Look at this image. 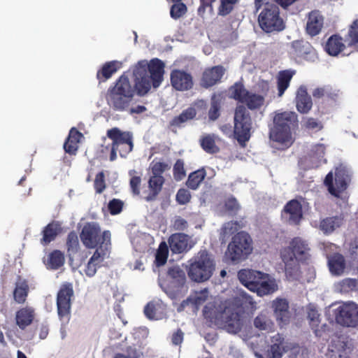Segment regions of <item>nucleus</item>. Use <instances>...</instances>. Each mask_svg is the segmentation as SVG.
I'll list each match as a JSON object with an SVG mask.
<instances>
[{
  "label": "nucleus",
  "mask_w": 358,
  "mask_h": 358,
  "mask_svg": "<svg viewBox=\"0 0 358 358\" xmlns=\"http://www.w3.org/2000/svg\"><path fill=\"white\" fill-rule=\"evenodd\" d=\"M345 48L343 38L337 34L330 36L325 45L326 52L332 56H337Z\"/></svg>",
  "instance_id": "nucleus-37"
},
{
  "label": "nucleus",
  "mask_w": 358,
  "mask_h": 358,
  "mask_svg": "<svg viewBox=\"0 0 358 358\" xmlns=\"http://www.w3.org/2000/svg\"><path fill=\"white\" fill-rule=\"evenodd\" d=\"M298 115L293 111L276 113L273 117V127L269 132L270 138L285 143L292 139V131L298 127Z\"/></svg>",
  "instance_id": "nucleus-3"
},
{
  "label": "nucleus",
  "mask_w": 358,
  "mask_h": 358,
  "mask_svg": "<svg viewBox=\"0 0 358 358\" xmlns=\"http://www.w3.org/2000/svg\"><path fill=\"white\" fill-rule=\"evenodd\" d=\"M294 101L296 110L301 114H307L311 110L313 101L305 85H301L297 89Z\"/></svg>",
  "instance_id": "nucleus-19"
},
{
  "label": "nucleus",
  "mask_w": 358,
  "mask_h": 358,
  "mask_svg": "<svg viewBox=\"0 0 358 358\" xmlns=\"http://www.w3.org/2000/svg\"><path fill=\"white\" fill-rule=\"evenodd\" d=\"M243 103H245L248 108L250 110L259 109L264 103V96L250 92Z\"/></svg>",
  "instance_id": "nucleus-45"
},
{
  "label": "nucleus",
  "mask_w": 358,
  "mask_h": 358,
  "mask_svg": "<svg viewBox=\"0 0 358 358\" xmlns=\"http://www.w3.org/2000/svg\"><path fill=\"white\" fill-rule=\"evenodd\" d=\"M106 253V252L100 251V250H96L94 251L84 269V272L87 276L93 277L95 275L97 268L100 267L101 264L105 259Z\"/></svg>",
  "instance_id": "nucleus-27"
},
{
  "label": "nucleus",
  "mask_w": 358,
  "mask_h": 358,
  "mask_svg": "<svg viewBox=\"0 0 358 358\" xmlns=\"http://www.w3.org/2000/svg\"><path fill=\"white\" fill-rule=\"evenodd\" d=\"M251 291L257 292L259 296H264L274 292L276 289L275 282L271 280L269 275L263 273L257 283H251Z\"/></svg>",
  "instance_id": "nucleus-22"
},
{
  "label": "nucleus",
  "mask_w": 358,
  "mask_h": 358,
  "mask_svg": "<svg viewBox=\"0 0 358 358\" xmlns=\"http://www.w3.org/2000/svg\"><path fill=\"white\" fill-rule=\"evenodd\" d=\"M82 137L83 134L77 129L71 128L64 144L65 152L71 155H76L78 150V143Z\"/></svg>",
  "instance_id": "nucleus-29"
},
{
  "label": "nucleus",
  "mask_w": 358,
  "mask_h": 358,
  "mask_svg": "<svg viewBox=\"0 0 358 358\" xmlns=\"http://www.w3.org/2000/svg\"><path fill=\"white\" fill-rule=\"evenodd\" d=\"M255 327L259 330H264L271 331L274 328V323L273 321L265 314H259L254 320Z\"/></svg>",
  "instance_id": "nucleus-44"
},
{
  "label": "nucleus",
  "mask_w": 358,
  "mask_h": 358,
  "mask_svg": "<svg viewBox=\"0 0 358 358\" xmlns=\"http://www.w3.org/2000/svg\"><path fill=\"white\" fill-rule=\"evenodd\" d=\"M191 194L186 189H180L176 194V201L180 205H185L189 202Z\"/></svg>",
  "instance_id": "nucleus-60"
},
{
  "label": "nucleus",
  "mask_w": 358,
  "mask_h": 358,
  "mask_svg": "<svg viewBox=\"0 0 358 358\" xmlns=\"http://www.w3.org/2000/svg\"><path fill=\"white\" fill-rule=\"evenodd\" d=\"M35 316V309L33 307L27 306L20 308L15 313V323L21 330H24L32 324Z\"/></svg>",
  "instance_id": "nucleus-23"
},
{
  "label": "nucleus",
  "mask_w": 358,
  "mask_h": 358,
  "mask_svg": "<svg viewBox=\"0 0 358 358\" xmlns=\"http://www.w3.org/2000/svg\"><path fill=\"white\" fill-rule=\"evenodd\" d=\"M260 28L266 33L281 31L285 23L280 15V9L276 4L266 3L258 16Z\"/></svg>",
  "instance_id": "nucleus-10"
},
{
  "label": "nucleus",
  "mask_w": 358,
  "mask_h": 358,
  "mask_svg": "<svg viewBox=\"0 0 358 358\" xmlns=\"http://www.w3.org/2000/svg\"><path fill=\"white\" fill-rule=\"evenodd\" d=\"M118 64L117 61L106 62L96 73V78L99 82L103 83L110 78L119 69Z\"/></svg>",
  "instance_id": "nucleus-38"
},
{
  "label": "nucleus",
  "mask_w": 358,
  "mask_h": 358,
  "mask_svg": "<svg viewBox=\"0 0 358 358\" xmlns=\"http://www.w3.org/2000/svg\"><path fill=\"white\" fill-rule=\"evenodd\" d=\"M323 17L318 10L311 11L306 23V32L311 36L317 35L323 27Z\"/></svg>",
  "instance_id": "nucleus-26"
},
{
  "label": "nucleus",
  "mask_w": 358,
  "mask_h": 358,
  "mask_svg": "<svg viewBox=\"0 0 358 358\" xmlns=\"http://www.w3.org/2000/svg\"><path fill=\"white\" fill-rule=\"evenodd\" d=\"M187 12V6L183 3L173 4L171 7L170 15L174 20H178L183 16Z\"/></svg>",
  "instance_id": "nucleus-56"
},
{
  "label": "nucleus",
  "mask_w": 358,
  "mask_h": 358,
  "mask_svg": "<svg viewBox=\"0 0 358 358\" xmlns=\"http://www.w3.org/2000/svg\"><path fill=\"white\" fill-rule=\"evenodd\" d=\"M165 182L163 176H151L148 180V186L150 189V194L145 197L147 201H151L156 199L162 189Z\"/></svg>",
  "instance_id": "nucleus-35"
},
{
  "label": "nucleus",
  "mask_w": 358,
  "mask_h": 358,
  "mask_svg": "<svg viewBox=\"0 0 358 358\" xmlns=\"http://www.w3.org/2000/svg\"><path fill=\"white\" fill-rule=\"evenodd\" d=\"M224 206H225V208L228 211L234 212V213L237 212L240 208V206H239L237 200L234 197L229 198L226 201Z\"/></svg>",
  "instance_id": "nucleus-64"
},
{
  "label": "nucleus",
  "mask_w": 358,
  "mask_h": 358,
  "mask_svg": "<svg viewBox=\"0 0 358 358\" xmlns=\"http://www.w3.org/2000/svg\"><path fill=\"white\" fill-rule=\"evenodd\" d=\"M307 317L309 320V324L311 328L314 330L315 335L317 336H320L319 334V330L317 329L320 322L318 311L314 308H308Z\"/></svg>",
  "instance_id": "nucleus-52"
},
{
  "label": "nucleus",
  "mask_w": 358,
  "mask_h": 358,
  "mask_svg": "<svg viewBox=\"0 0 358 358\" xmlns=\"http://www.w3.org/2000/svg\"><path fill=\"white\" fill-rule=\"evenodd\" d=\"M73 289L71 283L65 282L62 285L57 295V315L62 325L67 324L71 317V298L73 296Z\"/></svg>",
  "instance_id": "nucleus-11"
},
{
  "label": "nucleus",
  "mask_w": 358,
  "mask_h": 358,
  "mask_svg": "<svg viewBox=\"0 0 358 358\" xmlns=\"http://www.w3.org/2000/svg\"><path fill=\"white\" fill-rule=\"evenodd\" d=\"M325 151L326 147L324 144L315 145L311 149V157L317 160H321L325 155Z\"/></svg>",
  "instance_id": "nucleus-61"
},
{
  "label": "nucleus",
  "mask_w": 358,
  "mask_h": 358,
  "mask_svg": "<svg viewBox=\"0 0 358 358\" xmlns=\"http://www.w3.org/2000/svg\"><path fill=\"white\" fill-rule=\"evenodd\" d=\"M94 187L96 194H101L105 190L106 185L103 171H100L96 175Z\"/></svg>",
  "instance_id": "nucleus-57"
},
{
  "label": "nucleus",
  "mask_w": 358,
  "mask_h": 358,
  "mask_svg": "<svg viewBox=\"0 0 358 358\" xmlns=\"http://www.w3.org/2000/svg\"><path fill=\"white\" fill-rule=\"evenodd\" d=\"M329 271L334 275H341L346 268V261L344 256L339 253H334L328 257Z\"/></svg>",
  "instance_id": "nucleus-28"
},
{
  "label": "nucleus",
  "mask_w": 358,
  "mask_h": 358,
  "mask_svg": "<svg viewBox=\"0 0 358 358\" xmlns=\"http://www.w3.org/2000/svg\"><path fill=\"white\" fill-rule=\"evenodd\" d=\"M313 96L315 99L327 98L328 99L335 100L337 94L334 93L332 89L329 86L315 88L313 92Z\"/></svg>",
  "instance_id": "nucleus-50"
},
{
  "label": "nucleus",
  "mask_w": 358,
  "mask_h": 358,
  "mask_svg": "<svg viewBox=\"0 0 358 358\" xmlns=\"http://www.w3.org/2000/svg\"><path fill=\"white\" fill-rule=\"evenodd\" d=\"M263 272L252 269H241L238 272V278L242 285L251 291V283H257Z\"/></svg>",
  "instance_id": "nucleus-33"
},
{
  "label": "nucleus",
  "mask_w": 358,
  "mask_h": 358,
  "mask_svg": "<svg viewBox=\"0 0 358 358\" xmlns=\"http://www.w3.org/2000/svg\"><path fill=\"white\" fill-rule=\"evenodd\" d=\"M343 222V217L342 215L329 217L321 221L320 228L325 234H330L336 228L340 227Z\"/></svg>",
  "instance_id": "nucleus-41"
},
{
  "label": "nucleus",
  "mask_w": 358,
  "mask_h": 358,
  "mask_svg": "<svg viewBox=\"0 0 358 358\" xmlns=\"http://www.w3.org/2000/svg\"><path fill=\"white\" fill-rule=\"evenodd\" d=\"M107 137L112 141L110 160L117 158V152L121 157H126L133 150L134 138L131 131H122L117 127L110 129L106 132Z\"/></svg>",
  "instance_id": "nucleus-6"
},
{
  "label": "nucleus",
  "mask_w": 358,
  "mask_h": 358,
  "mask_svg": "<svg viewBox=\"0 0 358 358\" xmlns=\"http://www.w3.org/2000/svg\"><path fill=\"white\" fill-rule=\"evenodd\" d=\"M296 74L294 69L280 71L277 75L278 96H282L290 85L293 76Z\"/></svg>",
  "instance_id": "nucleus-30"
},
{
  "label": "nucleus",
  "mask_w": 358,
  "mask_h": 358,
  "mask_svg": "<svg viewBox=\"0 0 358 358\" xmlns=\"http://www.w3.org/2000/svg\"><path fill=\"white\" fill-rule=\"evenodd\" d=\"M252 251V240L245 231L238 232L229 243L225 253L226 258L232 262L245 259Z\"/></svg>",
  "instance_id": "nucleus-8"
},
{
  "label": "nucleus",
  "mask_w": 358,
  "mask_h": 358,
  "mask_svg": "<svg viewBox=\"0 0 358 358\" xmlns=\"http://www.w3.org/2000/svg\"><path fill=\"white\" fill-rule=\"evenodd\" d=\"M124 203L118 199H113L108 204V209L113 215L120 213L122 210Z\"/></svg>",
  "instance_id": "nucleus-59"
},
{
  "label": "nucleus",
  "mask_w": 358,
  "mask_h": 358,
  "mask_svg": "<svg viewBox=\"0 0 358 358\" xmlns=\"http://www.w3.org/2000/svg\"><path fill=\"white\" fill-rule=\"evenodd\" d=\"M166 309V305L162 301H152L147 303L144 308V313L145 316L150 320H157L160 315L164 313Z\"/></svg>",
  "instance_id": "nucleus-36"
},
{
  "label": "nucleus",
  "mask_w": 358,
  "mask_h": 358,
  "mask_svg": "<svg viewBox=\"0 0 358 358\" xmlns=\"http://www.w3.org/2000/svg\"><path fill=\"white\" fill-rule=\"evenodd\" d=\"M44 262L48 268L59 269L64 264V254L59 250H54L48 255L47 259Z\"/></svg>",
  "instance_id": "nucleus-39"
},
{
  "label": "nucleus",
  "mask_w": 358,
  "mask_h": 358,
  "mask_svg": "<svg viewBox=\"0 0 358 358\" xmlns=\"http://www.w3.org/2000/svg\"><path fill=\"white\" fill-rule=\"evenodd\" d=\"M282 213L288 215V222L290 224L297 225L303 218V208L297 199L289 201L282 210Z\"/></svg>",
  "instance_id": "nucleus-20"
},
{
  "label": "nucleus",
  "mask_w": 358,
  "mask_h": 358,
  "mask_svg": "<svg viewBox=\"0 0 358 358\" xmlns=\"http://www.w3.org/2000/svg\"><path fill=\"white\" fill-rule=\"evenodd\" d=\"M169 255V248L165 242H162L155 255V264L162 266L166 263Z\"/></svg>",
  "instance_id": "nucleus-49"
},
{
  "label": "nucleus",
  "mask_w": 358,
  "mask_h": 358,
  "mask_svg": "<svg viewBox=\"0 0 358 358\" xmlns=\"http://www.w3.org/2000/svg\"><path fill=\"white\" fill-rule=\"evenodd\" d=\"M350 181V178L348 171L343 168H336L335 170V184L334 183V175L331 171L326 176L324 185L332 196L339 198L341 194L347 189Z\"/></svg>",
  "instance_id": "nucleus-12"
},
{
  "label": "nucleus",
  "mask_w": 358,
  "mask_h": 358,
  "mask_svg": "<svg viewBox=\"0 0 358 358\" xmlns=\"http://www.w3.org/2000/svg\"><path fill=\"white\" fill-rule=\"evenodd\" d=\"M61 224L57 221H52L48 224L42 230V238L40 243L42 245L46 246L55 241L57 236L62 232Z\"/></svg>",
  "instance_id": "nucleus-25"
},
{
  "label": "nucleus",
  "mask_w": 358,
  "mask_h": 358,
  "mask_svg": "<svg viewBox=\"0 0 358 358\" xmlns=\"http://www.w3.org/2000/svg\"><path fill=\"white\" fill-rule=\"evenodd\" d=\"M310 252L308 241L299 236L292 238L288 245L281 249L280 257L285 264L286 276L289 280H296L299 277V263H308L311 257Z\"/></svg>",
  "instance_id": "nucleus-2"
},
{
  "label": "nucleus",
  "mask_w": 358,
  "mask_h": 358,
  "mask_svg": "<svg viewBox=\"0 0 358 358\" xmlns=\"http://www.w3.org/2000/svg\"><path fill=\"white\" fill-rule=\"evenodd\" d=\"M225 99L223 92L214 93L210 99V108L208 110V117L210 120H216L220 115V108Z\"/></svg>",
  "instance_id": "nucleus-34"
},
{
  "label": "nucleus",
  "mask_w": 358,
  "mask_h": 358,
  "mask_svg": "<svg viewBox=\"0 0 358 358\" xmlns=\"http://www.w3.org/2000/svg\"><path fill=\"white\" fill-rule=\"evenodd\" d=\"M201 148L208 154H215L220 151L219 147L215 143V137L213 134H206L200 138Z\"/></svg>",
  "instance_id": "nucleus-42"
},
{
  "label": "nucleus",
  "mask_w": 358,
  "mask_h": 358,
  "mask_svg": "<svg viewBox=\"0 0 358 358\" xmlns=\"http://www.w3.org/2000/svg\"><path fill=\"white\" fill-rule=\"evenodd\" d=\"M206 177L205 168L202 167L189 173L186 181L187 187L192 190H196Z\"/></svg>",
  "instance_id": "nucleus-40"
},
{
  "label": "nucleus",
  "mask_w": 358,
  "mask_h": 358,
  "mask_svg": "<svg viewBox=\"0 0 358 358\" xmlns=\"http://www.w3.org/2000/svg\"><path fill=\"white\" fill-rule=\"evenodd\" d=\"M336 323L343 327H358V305L354 302L343 303L334 309Z\"/></svg>",
  "instance_id": "nucleus-13"
},
{
  "label": "nucleus",
  "mask_w": 358,
  "mask_h": 358,
  "mask_svg": "<svg viewBox=\"0 0 358 358\" xmlns=\"http://www.w3.org/2000/svg\"><path fill=\"white\" fill-rule=\"evenodd\" d=\"M231 96L238 102L243 103L250 91L245 89L244 85L241 82L235 83L230 88Z\"/></svg>",
  "instance_id": "nucleus-43"
},
{
  "label": "nucleus",
  "mask_w": 358,
  "mask_h": 358,
  "mask_svg": "<svg viewBox=\"0 0 358 358\" xmlns=\"http://www.w3.org/2000/svg\"><path fill=\"white\" fill-rule=\"evenodd\" d=\"M170 78L172 87L178 91L189 90L194 85L192 76L183 70H173Z\"/></svg>",
  "instance_id": "nucleus-17"
},
{
  "label": "nucleus",
  "mask_w": 358,
  "mask_h": 358,
  "mask_svg": "<svg viewBox=\"0 0 358 358\" xmlns=\"http://www.w3.org/2000/svg\"><path fill=\"white\" fill-rule=\"evenodd\" d=\"M66 248L68 255L69 257L78 252L80 244L78 235L74 231L69 232L67 236Z\"/></svg>",
  "instance_id": "nucleus-47"
},
{
  "label": "nucleus",
  "mask_w": 358,
  "mask_h": 358,
  "mask_svg": "<svg viewBox=\"0 0 358 358\" xmlns=\"http://www.w3.org/2000/svg\"><path fill=\"white\" fill-rule=\"evenodd\" d=\"M292 54L297 58L306 61H314L316 54L313 46L303 40L294 41L292 43Z\"/></svg>",
  "instance_id": "nucleus-18"
},
{
  "label": "nucleus",
  "mask_w": 358,
  "mask_h": 358,
  "mask_svg": "<svg viewBox=\"0 0 358 358\" xmlns=\"http://www.w3.org/2000/svg\"><path fill=\"white\" fill-rule=\"evenodd\" d=\"M243 227V224L239 221H230L225 223L222 230L224 236H230Z\"/></svg>",
  "instance_id": "nucleus-54"
},
{
  "label": "nucleus",
  "mask_w": 358,
  "mask_h": 358,
  "mask_svg": "<svg viewBox=\"0 0 358 358\" xmlns=\"http://www.w3.org/2000/svg\"><path fill=\"white\" fill-rule=\"evenodd\" d=\"M141 182V178L140 176H132L131 178L129 185L131 192L134 195H138L140 194Z\"/></svg>",
  "instance_id": "nucleus-63"
},
{
  "label": "nucleus",
  "mask_w": 358,
  "mask_h": 358,
  "mask_svg": "<svg viewBox=\"0 0 358 358\" xmlns=\"http://www.w3.org/2000/svg\"><path fill=\"white\" fill-rule=\"evenodd\" d=\"M80 238L84 246L89 249L107 252L110 245V232L101 231L100 225L95 222H87L83 226Z\"/></svg>",
  "instance_id": "nucleus-4"
},
{
  "label": "nucleus",
  "mask_w": 358,
  "mask_h": 358,
  "mask_svg": "<svg viewBox=\"0 0 358 358\" xmlns=\"http://www.w3.org/2000/svg\"><path fill=\"white\" fill-rule=\"evenodd\" d=\"M236 306L234 308L227 307L225 310L227 315L224 321V329L230 334H236L241 331L245 317V310L239 303L238 297L234 298Z\"/></svg>",
  "instance_id": "nucleus-14"
},
{
  "label": "nucleus",
  "mask_w": 358,
  "mask_h": 358,
  "mask_svg": "<svg viewBox=\"0 0 358 358\" xmlns=\"http://www.w3.org/2000/svg\"><path fill=\"white\" fill-rule=\"evenodd\" d=\"M189 296L192 300V304L198 306L203 304L207 300L208 296V291L206 288H205L200 291L195 292Z\"/></svg>",
  "instance_id": "nucleus-55"
},
{
  "label": "nucleus",
  "mask_w": 358,
  "mask_h": 358,
  "mask_svg": "<svg viewBox=\"0 0 358 358\" xmlns=\"http://www.w3.org/2000/svg\"><path fill=\"white\" fill-rule=\"evenodd\" d=\"M346 40L349 46L358 47V19L350 25Z\"/></svg>",
  "instance_id": "nucleus-51"
},
{
  "label": "nucleus",
  "mask_w": 358,
  "mask_h": 358,
  "mask_svg": "<svg viewBox=\"0 0 358 358\" xmlns=\"http://www.w3.org/2000/svg\"><path fill=\"white\" fill-rule=\"evenodd\" d=\"M274 315L280 324H286L289 322L290 313L289 303L286 299H276L272 303Z\"/></svg>",
  "instance_id": "nucleus-24"
},
{
  "label": "nucleus",
  "mask_w": 358,
  "mask_h": 358,
  "mask_svg": "<svg viewBox=\"0 0 358 358\" xmlns=\"http://www.w3.org/2000/svg\"><path fill=\"white\" fill-rule=\"evenodd\" d=\"M196 115V110L192 107L184 110L179 115L175 116L169 122V127L173 131L174 129L180 128L189 120H193Z\"/></svg>",
  "instance_id": "nucleus-31"
},
{
  "label": "nucleus",
  "mask_w": 358,
  "mask_h": 358,
  "mask_svg": "<svg viewBox=\"0 0 358 358\" xmlns=\"http://www.w3.org/2000/svg\"><path fill=\"white\" fill-rule=\"evenodd\" d=\"M189 241V236L183 233L173 234L169 238L170 249L175 254L187 252L192 247Z\"/></svg>",
  "instance_id": "nucleus-21"
},
{
  "label": "nucleus",
  "mask_w": 358,
  "mask_h": 358,
  "mask_svg": "<svg viewBox=\"0 0 358 358\" xmlns=\"http://www.w3.org/2000/svg\"><path fill=\"white\" fill-rule=\"evenodd\" d=\"M152 176H162L163 173L170 169L169 165L165 162L153 161L150 164Z\"/></svg>",
  "instance_id": "nucleus-58"
},
{
  "label": "nucleus",
  "mask_w": 358,
  "mask_h": 358,
  "mask_svg": "<svg viewBox=\"0 0 358 358\" xmlns=\"http://www.w3.org/2000/svg\"><path fill=\"white\" fill-rule=\"evenodd\" d=\"M215 266L210 255L206 250H201L189 264L187 275L192 281L204 282L212 276Z\"/></svg>",
  "instance_id": "nucleus-5"
},
{
  "label": "nucleus",
  "mask_w": 358,
  "mask_h": 358,
  "mask_svg": "<svg viewBox=\"0 0 358 358\" xmlns=\"http://www.w3.org/2000/svg\"><path fill=\"white\" fill-rule=\"evenodd\" d=\"M303 125L306 129H319L320 130L322 128V124L315 118L313 117H308L305 120Z\"/></svg>",
  "instance_id": "nucleus-62"
},
{
  "label": "nucleus",
  "mask_w": 358,
  "mask_h": 358,
  "mask_svg": "<svg viewBox=\"0 0 358 358\" xmlns=\"http://www.w3.org/2000/svg\"><path fill=\"white\" fill-rule=\"evenodd\" d=\"M239 0H220V4L217 8V15L225 17L229 15L235 8Z\"/></svg>",
  "instance_id": "nucleus-48"
},
{
  "label": "nucleus",
  "mask_w": 358,
  "mask_h": 358,
  "mask_svg": "<svg viewBox=\"0 0 358 358\" xmlns=\"http://www.w3.org/2000/svg\"><path fill=\"white\" fill-rule=\"evenodd\" d=\"M29 292V287L27 280L18 277L13 292V299L18 304L26 302Z\"/></svg>",
  "instance_id": "nucleus-32"
},
{
  "label": "nucleus",
  "mask_w": 358,
  "mask_h": 358,
  "mask_svg": "<svg viewBox=\"0 0 358 358\" xmlns=\"http://www.w3.org/2000/svg\"><path fill=\"white\" fill-rule=\"evenodd\" d=\"M169 279L163 280L159 285L162 290L171 299H180L187 292L186 275L180 268L173 266L167 272Z\"/></svg>",
  "instance_id": "nucleus-7"
},
{
  "label": "nucleus",
  "mask_w": 358,
  "mask_h": 358,
  "mask_svg": "<svg viewBox=\"0 0 358 358\" xmlns=\"http://www.w3.org/2000/svg\"><path fill=\"white\" fill-rule=\"evenodd\" d=\"M288 351V347L284 336L278 333L271 337L270 344L267 346L264 355L266 358H282L284 353Z\"/></svg>",
  "instance_id": "nucleus-16"
},
{
  "label": "nucleus",
  "mask_w": 358,
  "mask_h": 358,
  "mask_svg": "<svg viewBox=\"0 0 358 358\" xmlns=\"http://www.w3.org/2000/svg\"><path fill=\"white\" fill-rule=\"evenodd\" d=\"M357 285L358 281L356 279L345 278L336 284V289L340 293L345 294L354 291Z\"/></svg>",
  "instance_id": "nucleus-46"
},
{
  "label": "nucleus",
  "mask_w": 358,
  "mask_h": 358,
  "mask_svg": "<svg viewBox=\"0 0 358 358\" xmlns=\"http://www.w3.org/2000/svg\"><path fill=\"white\" fill-rule=\"evenodd\" d=\"M173 178L176 181L182 180L186 176L185 163L182 159H178L173 168Z\"/></svg>",
  "instance_id": "nucleus-53"
},
{
  "label": "nucleus",
  "mask_w": 358,
  "mask_h": 358,
  "mask_svg": "<svg viewBox=\"0 0 358 358\" xmlns=\"http://www.w3.org/2000/svg\"><path fill=\"white\" fill-rule=\"evenodd\" d=\"M164 73V64L159 59H152L149 63L145 60L138 62L133 70L134 87L127 76H120L107 90V104L114 111L131 115L145 113V106L135 104V92L139 96H144L152 87L158 88L163 81Z\"/></svg>",
  "instance_id": "nucleus-1"
},
{
  "label": "nucleus",
  "mask_w": 358,
  "mask_h": 358,
  "mask_svg": "<svg viewBox=\"0 0 358 358\" xmlns=\"http://www.w3.org/2000/svg\"><path fill=\"white\" fill-rule=\"evenodd\" d=\"M226 69L222 65H217L207 68L202 73L200 85L202 87L208 89L221 83Z\"/></svg>",
  "instance_id": "nucleus-15"
},
{
  "label": "nucleus",
  "mask_w": 358,
  "mask_h": 358,
  "mask_svg": "<svg viewBox=\"0 0 358 358\" xmlns=\"http://www.w3.org/2000/svg\"><path fill=\"white\" fill-rule=\"evenodd\" d=\"M234 124V136L240 145L245 147L251 137L252 124L250 113L245 106L238 105L236 107Z\"/></svg>",
  "instance_id": "nucleus-9"
}]
</instances>
